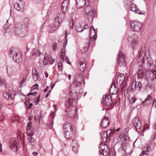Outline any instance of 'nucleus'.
I'll return each instance as SVG.
<instances>
[{"label": "nucleus", "instance_id": "nucleus-1", "mask_svg": "<svg viewBox=\"0 0 156 156\" xmlns=\"http://www.w3.org/2000/svg\"><path fill=\"white\" fill-rule=\"evenodd\" d=\"M9 55L15 62L20 63L23 60L21 52L14 48H11L9 51Z\"/></svg>", "mask_w": 156, "mask_h": 156}, {"label": "nucleus", "instance_id": "nucleus-2", "mask_svg": "<svg viewBox=\"0 0 156 156\" xmlns=\"http://www.w3.org/2000/svg\"><path fill=\"white\" fill-rule=\"evenodd\" d=\"M28 28L27 27L23 26L21 24L16 25L14 29L15 34L19 37H23L26 36L28 32Z\"/></svg>", "mask_w": 156, "mask_h": 156}, {"label": "nucleus", "instance_id": "nucleus-3", "mask_svg": "<svg viewBox=\"0 0 156 156\" xmlns=\"http://www.w3.org/2000/svg\"><path fill=\"white\" fill-rule=\"evenodd\" d=\"M101 103L104 108L106 109H110L113 108L114 106L112 103L110 95L108 94L103 96L101 100Z\"/></svg>", "mask_w": 156, "mask_h": 156}, {"label": "nucleus", "instance_id": "nucleus-4", "mask_svg": "<svg viewBox=\"0 0 156 156\" xmlns=\"http://www.w3.org/2000/svg\"><path fill=\"white\" fill-rule=\"evenodd\" d=\"M68 108V109H67L66 110V112H68L69 116L70 118H72V120L76 122L78 119V116L77 115V109L74 106H66Z\"/></svg>", "mask_w": 156, "mask_h": 156}, {"label": "nucleus", "instance_id": "nucleus-5", "mask_svg": "<svg viewBox=\"0 0 156 156\" xmlns=\"http://www.w3.org/2000/svg\"><path fill=\"white\" fill-rule=\"evenodd\" d=\"M85 11L89 21L90 22H92L96 16V12L94 10L93 7L88 5L85 7Z\"/></svg>", "mask_w": 156, "mask_h": 156}, {"label": "nucleus", "instance_id": "nucleus-6", "mask_svg": "<svg viewBox=\"0 0 156 156\" xmlns=\"http://www.w3.org/2000/svg\"><path fill=\"white\" fill-rule=\"evenodd\" d=\"M72 92L70 91L69 92V97L65 102V105L66 106H70L72 105L73 103V99H76L79 96L80 98L82 95V91H80L78 94L77 93L74 92V94L72 95Z\"/></svg>", "mask_w": 156, "mask_h": 156}, {"label": "nucleus", "instance_id": "nucleus-7", "mask_svg": "<svg viewBox=\"0 0 156 156\" xmlns=\"http://www.w3.org/2000/svg\"><path fill=\"white\" fill-rule=\"evenodd\" d=\"M66 12L58 14L57 16L53 21L52 25L55 26L58 29L60 24L62 22L63 20L66 19Z\"/></svg>", "mask_w": 156, "mask_h": 156}, {"label": "nucleus", "instance_id": "nucleus-8", "mask_svg": "<svg viewBox=\"0 0 156 156\" xmlns=\"http://www.w3.org/2000/svg\"><path fill=\"white\" fill-rule=\"evenodd\" d=\"M84 78L83 77L81 76H80L78 77L76 80L74 81L73 83H72L71 87V89L74 88L76 90H77L79 89V87L80 88L81 87V85L83 81L85 84V82L83 80Z\"/></svg>", "mask_w": 156, "mask_h": 156}, {"label": "nucleus", "instance_id": "nucleus-9", "mask_svg": "<svg viewBox=\"0 0 156 156\" xmlns=\"http://www.w3.org/2000/svg\"><path fill=\"white\" fill-rule=\"evenodd\" d=\"M131 29L136 32L139 31L143 26L142 23L138 21H132L130 23Z\"/></svg>", "mask_w": 156, "mask_h": 156}, {"label": "nucleus", "instance_id": "nucleus-10", "mask_svg": "<svg viewBox=\"0 0 156 156\" xmlns=\"http://www.w3.org/2000/svg\"><path fill=\"white\" fill-rule=\"evenodd\" d=\"M74 25V21L73 19L69 21V25L66 28V35L65 37V41L64 43V44L63 45V48H66V45L67 44V41H68V38L67 37V34L66 33V32L69 31V32H70L72 30L73 28V26Z\"/></svg>", "mask_w": 156, "mask_h": 156}, {"label": "nucleus", "instance_id": "nucleus-11", "mask_svg": "<svg viewBox=\"0 0 156 156\" xmlns=\"http://www.w3.org/2000/svg\"><path fill=\"white\" fill-rule=\"evenodd\" d=\"M119 66L120 67H123L126 65V62L125 61L124 54L123 52L121 51L119 53L117 59Z\"/></svg>", "mask_w": 156, "mask_h": 156}, {"label": "nucleus", "instance_id": "nucleus-12", "mask_svg": "<svg viewBox=\"0 0 156 156\" xmlns=\"http://www.w3.org/2000/svg\"><path fill=\"white\" fill-rule=\"evenodd\" d=\"M133 125L136 129V130L137 132H139L140 131L141 127V124L139 119L137 117L133 118L132 121Z\"/></svg>", "mask_w": 156, "mask_h": 156}, {"label": "nucleus", "instance_id": "nucleus-13", "mask_svg": "<svg viewBox=\"0 0 156 156\" xmlns=\"http://www.w3.org/2000/svg\"><path fill=\"white\" fill-rule=\"evenodd\" d=\"M142 87L141 83L140 82H137L136 81H134L132 82L131 88L133 91L136 90L140 91Z\"/></svg>", "mask_w": 156, "mask_h": 156}, {"label": "nucleus", "instance_id": "nucleus-14", "mask_svg": "<svg viewBox=\"0 0 156 156\" xmlns=\"http://www.w3.org/2000/svg\"><path fill=\"white\" fill-rule=\"evenodd\" d=\"M25 5L23 1H19V2H16L14 4V8L18 11H20L23 9Z\"/></svg>", "mask_w": 156, "mask_h": 156}, {"label": "nucleus", "instance_id": "nucleus-15", "mask_svg": "<svg viewBox=\"0 0 156 156\" xmlns=\"http://www.w3.org/2000/svg\"><path fill=\"white\" fill-rule=\"evenodd\" d=\"M27 133V138L28 141L29 143H33L34 142L35 139L32 137V136L34 134V131L31 130V132L27 131L26 132Z\"/></svg>", "mask_w": 156, "mask_h": 156}, {"label": "nucleus", "instance_id": "nucleus-16", "mask_svg": "<svg viewBox=\"0 0 156 156\" xmlns=\"http://www.w3.org/2000/svg\"><path fill=\"white\" fill-rule=\"evenodd\" d=\"M74 133V129H69L68 131H64V134L66 138L69 139L72 137Z\"/></svg>", "mask_w": 156, "mask_h": 156}, {"label": "nucleus", "instance_id": "nucleus-17", "mask_svg": "<svg viewBox=\"0 0 156 156\" xmlns=\"http://www.w3.org/2000/svg\"><path fill=\"white\" fill-rule=\"evenodd\" d=\"M3 97L6 99L8 100L9 99H13L15 97V94L12 92L11 93L9 92L8 93L6 91H4L3 93Z\"/></svg>", "mask_w": 156, "mask_h": 156}, {"label": "nucleus", "instance_id": "nucleus-18", "mask_svg": "<svg viewBox=\"0 0 156 156\" xmlns=\"http://www.w3.org/2000/svg\"><path fill=\"white\" fill-rule=\"evenodd\" d=\"M117 91V87H116L115 82L114 81H112L109 91L111 94L113 95L116 94Z\"/></svg>", "mask_w": 156, "mask_h": 156}, {"label": "nucleus", "instance_id": "nucleus-19", "mask_svg": "<svg viewBox=\"0 0 156 156\" xmlns=\"http://www.w3.org/2000/svg\"><path fill=\"white\" fill-rule=\"evenodd\" d=\"M125 80V76L123 74H120L117 77V83L118 85H121L122 84Z\"/></svg>", "mask_w": 156, "mask_h": 156}, {"label": "nucleus", "instance_id": "nucleus-20", "mask_svg": "<svg viewBox=\"0 0 156 156\" xmlns=\"http://www.w3.org/2000/svg\"><path fill=\"white\" fill-rule=\"evenodd\" d=\"M90 34L91 35L90 39L91 41H94L97 38V34L95 32L94 27L93 26H92L90 28Z\"/></svg>", "mask_w": 156, "mask_h": 156}, {"label": "nucleus", "instance_id": "nucleus-21", "mask_svg": "<svg viewBox=\"0 0 156 156\" xmlns=\"http://www.w3.org/2000/svg\"><path fill=\"white\" fill-rule=\"evenodd\" d=\"M86 26H87V25L86 24L84 21L79 26H78L76 28V30L78 32H81L84 29L87 28V27H85Z\"/></svg>", "mask_w": 156, "mask_h": 156}, {"label": "nucleus", "instance_id": "nucleus-22", "mask_svg": "<svg viewBox=\"0 0 156 156\" xmlns=\"http://www.w3.org/2000/svg\"><path fill=\"white\" fill-rule=\"evenodd\" d=\"M109 122L108 119L107 117H105L104 119L102 121L101 123V126L102 128H105L107 127Z\"/></svg>", "mask_w": 156, "mask_h": 156}, {"label": "nucleus", "instance_id": "nucleus-23", "mask_svg": "<svg viewBox=\"0 0 156 156\" xmlns=\"http://www.w3.org/2000/svg\"><path fill=\"white\" fill-rule=\"evenodd\" d=\"M152 102V99L151 96L150 95L147 96L146 98L143 102L144 105H151Z\"/></svg>", "mask_w": 156, "mask_h": 156}, {"label": "nucleus", "instance_id": "nucleus-24", "mask_svg": "<svg viewBox=\"0 0 156 156\" xmlns=\"http://www.w3.org/2000/svg\"><path fill=\"white\" fill-rule=\"evenodd\" d=\"M89 1H76V7L78 8H82L87 2H88Z\"/></svg>", "mask_w": 156, "mask_h": 156}, {"label": "nucleus", "instance_id": "nucleus-25", "mask_svg": "<svg viewBox=\"0 0 156 156\" xmlns=\"http://www.w3.org/2000/svg\"><path fill=\"white\" fill-rule=\"evenodd\" d=\"M63 128L65 131H68L70 128L71 129H74L72 125L70 123L66 122L63 125Z\"/></svg>", "mask_w": 156, "mask_h": 156}, {"label": "nucleus", "instance_id": "nucleus-26", "mask_svg": "<svg viewBox=\"0 0 156 156\" xmlns=\"http://www.w3.org/2000/svg\"><path fill=\"white\" fill-rule=\"evenodd\" d=\"M137 40V36L136 35L134 36V38L132 41V43L131 44V46L132 47L133 49H135L136 46Z\"/></svg>", "mask_w": 156, "mask_h": 156}, {"label": "nucleus", "instance_id": "nucleus-27", "mask_svg": "<svg viewBox=\"0 0 156 156\" xmlns=\"http://www.w3.org/2000/svg\"><path fill=\"white\" fill-rule=\"evenodd\" d=\"M13 67L8 66L6 67L7 72L9 75H12L13 73L14 69Z\"/></svg>", "mask_w": 156, "mask_h": 156}, {"label": "nucleus", "instance_id": "nucleus-28", "mask_svg": "<svg viewBox=\"0 0 156 156\" xmlns=\"http://www.w3.org/2000/svg\"><path fill=\"white\" fill-rule=\"evenodd\" d=\"M58 68L59 70V72L58 74H61L62 73V65L61 62H59L58 63Z\"/></svg>", "mask_w": 156, "mask_h": 156}, {"label": "nucleus", "instance_id": "nucleus-29", "mask_svg": "<svg viewBox=\"0 0 156 156\" xmlns=\"http://www.w3.org/2000/svg\"><path fill=\"white\" fill-rule=\"evenodd\" d=\"M48 29L49 30V32L52 33L58 28L55 27V26H53L52 25H49L48 26Z\"/></svg>", "mask_w": 156, "mask_h": 156}, {"label": "nucleus", "instance_id": "nucleus-30", "mask_svg": "<svg viewBox=\"0 0 156 156\" xmlns=\"http://www.w3.org/2000/svg\"><path fill=\"white\" fill-rule=\"evenodd\" d=\"M147 64L148 66H153V61L151 58H147Z\"/></svg>", "mask_w": 156, "mask_h": 156}, {"label": "nucleus", "instance_id": "nucleus-31", "mask_svg": "<svg viewBox=\"0 0 156 156\" xmlns=\"http://www.w3.org/2000/svg\"><path fill=\"white\" fill-rule=\"evenodd\" d=\"M101 137L102 138V139L104 140V139H105V140H106V137L107 136V132L106 131H104L102 132L101 133Z\"/></svg>", "mask_w": 156, "mask_h": 156}, {"label": "nucleus", "instance_id": "nucleus-32", "mask_svg": "<svg viewBox=\"0 0 156 156\" xmlns=\"http://www.w3.org/2000/svg\"><path fill=\"white\" fill-rule=\"evenodd\" d=\"M69 3V1H63L62 4V9H64L65 8H66V9L68 7Z\"/></svg>", "mask_w": 156, "mask_h": 156}, {"label": "nucleus", "instance_id": "nucleus-33", "mask_svg": "<svg viewBox=\"0 0 156 156\" xmlns=\"http://www.w3.org/2000/svg\"><path fill=\"white\" fill-rule=\"evenodd\" d=\"M137 9L136 5L135 4L133 3L131 5L130 10L135 12Z\"/></svg>", "mask_w": 156, "mask_h": 156}, {"label": "nucleus", "instance_id": "nucleus-34", "mask_svg": "<svg viewBox=\"0 0 156 156\" xmlns=\"http://www.w3.org/2000/svg\"><path fill=\"white\" fill-rule=\"evenodd\" d=\"M17 142L16 141H14L13 144H11L10 146V148L11 149H17Z\"/></svg>", "mask_w": 156, "mask_h": 156}, {"label": "nucleus", "instance_id": "nucleus-35", "mask_svg": "<svg viewBox=\"0 0 156 156\" xmlns=\"http://www.w3.org/2000/svg\"><path fill=\"white\" fill-rule=\"evenodd\" d=\"M137 76L139 79H141L144 76V73L142 71H139L137 73Z\"/></svg>", "mask_w": 156, "mask_h": 156}, {"label": "nucleus", "instance_id": "nucleus-36", "mask_svg": "<svg viewBox=\"0 0 156 156\" xmlns=\"http://www.w3.org/2000/svg\"><path fill=\"white\" fill-rule=\"evenodd\" d=\"M89 46V44L87 43L86 46L84 47L83 49L82 50V52L83 53L86 52L88 50Z\"/></svg>", "mask_w": 156, "mask_h": 156}, {"label": "nucleus", "instance_id": "nucleus-37", "mask_svg": "<svg viewBox=\"0 0 156 156\" xmlns=\"http://www.w3.org/2000/svg\"><path fill=\"white\" fill-rule=\"evenodd\" d=\"M31 125L32 122L30 121V122L28 123L26 128L27 131H29L30 129H31Z\"/></svg>", "mask_w": 156, "mask_h": 156}, {"label": "nucleus", "instance_id": "nucleus-38", "mask_svg": "<svg viewBox=\"0 0 156 156\" xmlns=\"http://www.w3.org/2000/svg\"><path fill=\"white\" fill-rule=\"evenodd\" d=\"M32 76L34 81H37L39 79L38 73H37V74H32Z\"/></svg>", "mask_w": 156, "mask_h": 156}, {"label": "nucleus", "instance_id": "nucleus-39", "mask_svg": "<svg viewBox=\"0 0 156 156\" xmlns=\"http://www.w3.org/2000/svg\"><path fill=\"white\" fill-rule=\"evenodd\" d=\"M72 147V150L75 153L78 152L79 147L78 145H76V146H73Z\"/></svg>", "mask_w": 156, "mask_h": 156}, {"label": "nucleus", "instance_id": "nucleus-40", "mask_svg": "<svg viewBox=\"0 0 156 156\" xmlns=\"http://www.w3.org/2000/svg\"><path fill=\"white\" fill-rule=\"evenodd\" d=\"M55 115V114L54 112H52L49 115V118L50 119L54 120V117Z\"/></svg>", "mask_w": 156, "mask_h": 156}, {"label": "nucleus", "instance_id": "nucleus-41", "mask_svg": "<svg viewBox=\"0 0 156 156\" xmlns=\"http://www.w3.org/2000/svg\"><path fill=\"white\" fill-rule=\"evenodd\" d=\"M46 54H45L44 58V60L43 61V62L44 63V64L46 65H47L48 63L49 62V58H46L45 56V55Z\"/></svg>", "mask_w": 156, "mask_h": 156}, {"label": "nucleus", "instance_id": "nucleus-42", "mask_svg": "<svg viewBox=\"0 0 156 156\" xmlns=\"http://www.w3.org/2000/svg\"><path fill=\"white\" fill-rule=\"evenodd\" d=\"M78 145V144L77 143V141L76 140L74 139L71 142V145L72 146H76V145Z\"/></svg>", "mask_w": 156, "mask_h": 156}, {"label": "nucleus", "instance_id": "nucleus-43", "mask_svg": "<svg viewBox=\"0 0 156 156\" xmlns=\"http://www.w3.org/2000/svg\"><path fill=\"white\" fill-rule=\"evenodd\" d=\"M2 86L4 87L5 88L6 86L5 84L4 81L0 79V87Z\"/></svg>", "mask_w": 156, "mask_h": 156}, {"label": "nucleus", "instance_id": "nucleus-44", "mask_svg": "<svg viewBox=\"0 0 156 156\" xmlns=\"http://www.w3.org/2000/svg\"><path fill=\"white\" fill-rule=\"evenodd\" d=\"M135 12L136 13L138 14L143 15L144 14L145 12L144 11H140L139 9H137L135 11Z\"/></svg>", "mask_w": 156, "mask_h": 156}, {"label": "nucleus", "instance_id": "nucleus-45", "mask_svg": "<svg viewBox=\"0 0 156 156\" xmlns=\"http://www.w3.org/2000/svg\"><path fill=\"white\" fill-rule=\"evenodd\" d=\"M151 73L153 75L152 78L153 79L156 78V70H152L151 71Z\"/></svg>", "mask_w": 156, "mask_h": 156}, {"label": "nucleus", "instance_id": "nucleus-46", "mask_svg": "<svg viewBox=\"0 0 156 156\" xmlns=\"http://www.w3.org/2000/svg\"><path fill=\"white\" fill-rule=\"evenodd\" d=\"M151 87V84L150 83H148L145 86V89L146 90H149Z\"/></svg>", "mask_w": 156, "mask_h": 156}, {"label": "nucleus", "instance_id": "nucleus-47", "mask_svg": "<svg viewBox=\"0 0 156 156\" xmlns=\"http://www.w3.org/2000/svg\"><path fill=\"white\" fill-rule=\"evenodd\" d=\"M55 60V59L53 58L51 56L49 58V61L50 64H52L54 62Z\"/></svg>", "mask_w": 156, "mask_h": 156}, {"label": "nucleus", "instance_id": "nucleus-48", "mask_svg": "<svg viewBox=\"0 0 156 156\" xmlns=\"http://www.w3.org/2000/svg\"><path fill=\"white\" fill-rule=\"evenodd\" d=\"M43 117V116L42 115L41 112V111L38 114V122H39L41 119Z\"/></svg>", "mask_w": 156, "mask_h": 156}, {"label": "nucleus", "instance_id": "nucleus-49", "mask_svg": "<svg viewBox=\"0 0 156 156\" xmlns=\"http://www.w3.org/2000/svg\"><path fill=\"white\" fill-rule=\"evenodd\" d=\"M86 67V64H83V65L82 66H80V69L82 71H84L85 69V68Z\"/></svg>", "mask_w": 156, "mask_h": 156}, {"label": "nucleus", "instance_id": "nucleus-50", "mask_svg": "<svg viewBox=\"0 0 156 156\" xmlns=\"http://www.w3.org/2000/svg\"><path fill=\"white\" fill-rule=\"evenodd\" d=\"M136 99L135 97H132L131 99H130V101L131 103L133 104V103L135 102V101H136Z\"/></svg>", "mask_w": 156, "mask_h": 156}, {"label": "nucleus", "instance_id": "nucleus-51", "mask_svg": "<svg viewBox=\"0 0 156 156\" xmlns=\"http://www.w3.org/2000/svg\"><path fill=\"white\" fill-rule=\"evenodd\" d=\"M38 93L37 92H30L27 95V96H29L30 95H34L35 94H37Z\"/></svg>", "mask_w": 156, "mask_h": 156}, {"label": "nucleus", "instance_id": "nucleus-52", "mask_svg": "<svg viewBox=\"0 0 156 156\" xmlns=\"http://www.w3.org/2000/svg\"><path fill=\"white\" fill-rule=\"evenodd\" d=\"M147 152L146 151H143L140 154L139 156H142L144 155H147Z\"/></svg>", "mask_w": 156, "mask_h": 156}, {"label": "nucleus", "instance_id": "nucleus-53", "mask_svg": "<svg viewBox=\"0 0 156 156\" xmlns=\"http://www.w3.org/2000/svg\"><path fill=\"white\" fill-rule=\"evenodd\" d=\"M152 106L154 107L155 108H156V99L154 98L153 99V101L152 104Z\"/></svg>", "mask_w": 156, "mask_h": 156}, {"label": "nucleus", "instance_id": "nucleus-54", "mask_svg": "<svg viewBox=\"0 0 156 156\" xmlns=\"http://www.w3.org/2000/svg\"><path fill=\"white\" fill-rule=\"evenodd\" d=\"M156 138V132L155 133L154 136H152L151 137V141H153L155 138Z\"/></svg>", "mask_w": 156, "mask_h": 156}, {"label": "nucleus", "instance_id": "nucleus-55", "mask_svg": "<svg viewBox=\"0 0 156 156\" xmlns=\"http://www.w3.org/2000/svg\"><path fill=\"white\" fill-rule=\"evenodd\" d=\"M29 102H30L29 100L26 101L24 102V104L26 106L27 109V107L28 106V104Z\"/></svg>", "mask_w": 156, "mask_h": 156}, {"label": "nucleus", "instance_id": "nucleus-56", "mask_svg": "<svg viewBox=\"0 0 156 156\" xmlns=\"http://www.w3.org/2000/svg\"><path fill=\"white\" fill-rule=\"evenodd\" d=\"M65 60L66 62L69 64H71V63L69 62V59L67 56L66 57Z\"/></svg>", "mask_w": 156, "mask_h": 156}, {"label": "nucleus", "instance_id": "nucleus-57", "mask_svg": "<svg viewBox=\"0 0 156 156\" xmlns=\"http://www.w3.org/2000/svg\"><path fill=\"white\" fill-rule=\"evenodd\" d=\"M53 49L54 50H55L56 46V43H54L52 44Z\"/></svg>", "mask_w": 156, "mask_h": 156}, {"label": "nucleus", "instance_id": "nucleus-58", "mask_svg": "<svg viewBox=\"0 0 156 156\" xmlns=\"http://www.w3.org/2000/svg\"><path fill=\"white\" fill-rule=\"evenodd\" d=\"M33 106V104L30 103L29 104L28 106L27 107V109L29 110L31 109Z\"/></svg>", "mask_w": 156, "mask_h": 156}, {"label": "nucleus", "instance_id": "nucleus-59", "mask_svg": "<svg viewBox=\"0 0 156 156\" xmlns=\"http://www.w3.org/2000/svg\"><path fill=\"white\" fill-rule=\"evenodd\" d=\"M33 89H38V85L37 84L34 85L33 86Z\"/></svg>", "mask_w": 156, "mask_h": 156}, {"label": "nucleus", "instance_id": "nucleus-60", "mask_svg": "<svg viewBox=\"0 0 156 156\" xmlns=\"http://www.w3.org/2000/svg\"><path fill=\"white\" fill-rule=\"evenodd\" d=\"M39 101L40 99H39L38 98V99H37V100L34 101V104H35V105H37L38 103L39 102Z\"/></svg>", "mask_w": 156, "mask_h": 156}, {"label": "nucleus", "instance_id": "nucleus-61", "mask_svg": "<svg viewBox=\"0 0 156 156\" xmlns=\"http://www.w3.org/2000/svg\"><path fill=\"white\" fill-rule=\"evenodd\" d=\"M32 72V74H37V73H38L36 69H33Z\"/></svg>", "mask_w": 156, "mask_h": 156}, {"label": "nucleus", "instance_id": "nucleus-62", "mask_svg": "<svg viewBox=\"0 0 156 156\" xmlns=\"http://www.w3.org/2000/svg\"><path fill=\"white\" fill-rule=\"evenodd\" d=\"M25 82V80H23L20 83V86L18 88H20L21 87H22L23 86H22V84Z\"/></svg>", "mask_w": 156, "mask_h": 156}, {"label": "nucleus", "instance_id": "nucleus-63", "mask_svg": "<svg viewBox=\"0 0 156 156\" xmlns=\"http://www.w3.org/2000/svg\"><path fill=\"white\" fill-rule=\"evenodd\" d=\"M35 53L37 55L39 56L41 54V53L38 50H36L35 51Z\"/></svg>", "mask_w": 156, "mask_h": 156}, {"label": "nucleus", "instance_id": "nucleus-64", "mask_svg": "<svg viewBox=\"0 0 156 156\" xmlns=\"http://www.w3.org/2000/svg\"><path fill=\"white\" fill-rule=\"evenodd\" d=\"M153 66L156 68V60H155L154 62Z\"/></svg>", "mask_w": 156, "mask_h": 156}]
</instances>
